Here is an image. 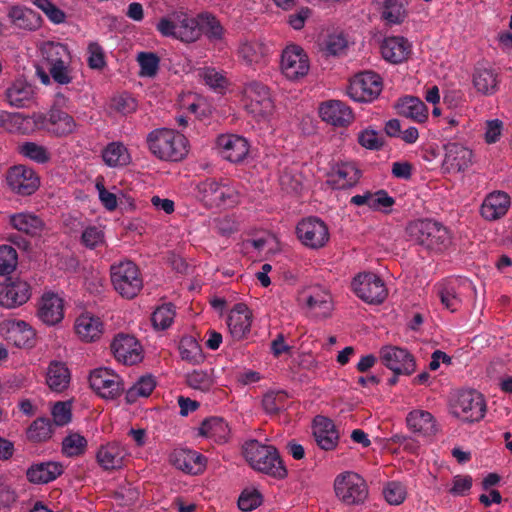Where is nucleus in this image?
Segmentation results:
<instances>
[{
  "label": "nucleus",
  "mask_w": 512,
  "mask_h": 512,
  "mask_svg": "<svg viewBox=\"0 0 512 512\" xmlns=\"http://www.w3.org/2000/svg\"><path fill=\"white\" fill-rule=\"evenodd\" d=\"M86 446V439L77 433L70 434L63 440V451L68 456L82 454L85 451Z\"/></svg>",
  "instance_id": "nucleus-64"
},
{
  "label": "nucleus",
  "mask_w": 512,
  "mask_h": 512,
  "mask_svg": "<svg viewBox=\"0 0 512 512\" xmlns=\"http://www.w3.org/2000/svg\"><path fill=\"white\" fill-rule=\"evenodd\" d=\"M36 317L44 325L53 327L65 317V300L59 293L44 292L37 302Z\"/></svg>",
  "instance_id": "nucleus-16"
},
{
  "label": "nucleus",
  "mask_w": 512,
  "mask_h": 512,
  "mask_svg": "<svg viewBox=\"0 0 512 512\" xmlns=\"http://www.w3.org/2000/svg\"><path fill=\"white\" fill-rule=\"evenodd\" d=\"M318 113L322 121L337 128H347L355 119L352 108L346 103L335 99L321 103Z\"/></svg>",
  "instance_id": "nucleus-21"
},
{
  "label": "nucleus",
  "mask_w": 512,
  "mask_h": 512,
  "mask_svg": "<svg viewBox=\"0 0 512 512\" xmlns=\"http://www.w3.org/2000/svg\"><path fill=\"white\" fill-rule=\"evenodd\" d=\"M199 433L217 443H225L229 439L230 428L223 418L211 417L203 421Z\"/></svg>",
  "instance_id": "nucleus-40"
},
{
  "label": "nucleus",
  "mask_w": 512,
  "mask_h": 512,
  "mask_svg": "<svg viewBox=\"0 0 512 512\" xmlns=\"http://www.w3.org/2000/svg\"><path fill=\"white\" fill-rule=\"evenodd\" d=\"M128 456V451L118 442H109L99 447L96 453L97 463L104 470L120 469Z\"/></svg>",
  "instance_id": "nucleus-34"
},
{
  "label": "nucleus",
  "mask_w": 512,
  "mask_h": 512,
  "mask_svg": "<svg viewBox=\"0 0 512 512\" xmlns=\"http://www.w3.org/2000/svg\"><path fill=\"white\" fill-rule=\"evenodd\" d=\"M267 55V47L259 41H242L237 49L239 60L252 68L265 64Z\"/></svg>",
  "instance_id": "nucleus-38"
},
{
  "label": "nucleus",
  "mask_w": 512,
  "mask_h": 512,
  "mask_svg": "<svg viewBox=\"0 0 512 512\" xmlns=\"http://www.w3.org/2000/svg\"><path fill=\"white\" fill-rule=\"evenodd\" d=\"M511 205L510 196L504 191H493L486 195L480 215L487 221H495L506 215Z\"/></svg>",
  "instance_id": "nucleus-33"
},
{
  "label": "nucleus",
  "mask_w": 512,
  "mask_h": 512,
  "mask_svg": "<svg viewBox=\"0 0 512 512\" xmlns=\"http://www.w3.org/2000/svg\"><path fill=\"white\" fill-rule=\"evenodd\" d=\"M382 89V78L377 73L366 71L350 80L347 95L354 102L369 103L378 98Z\"/></svg>",
  "instance_id": "nucleus-11"
},
{
  "label": "nucleus",
  "mask_w": 512,
  "mask_h": 512,
  "mask_svg": "<svg viewBox=\"0 0 512 512\" xmlns=\"http://www.w3.org/2000/svg\"><path fill=\"white\" fill-rule=\"evenodd\" d=\"M175 314V307L171 303L158 306L151 318L154 328L158 330L167 329L173 323Z\"/></svg>",
  "instance_id": "nucleus-51"
},
{
  "label": "nucleus",
  "mask_w": 512,
  "mask_h": 512,
  "mask_svg": "<svg viewBox=\"0 0 512 512\" xmlns=\"http://www.w3.org/2000/svg\"><path fill=\"white\" fill-rule=\"evenodd\" d=\"M357 141L360 146L368 150H378L383 145L380 133L371 127L361 130L357 135Z\"/></svg>",
  "instance_id": "nucleus-58"
},
{
  "label": "nucleus",
  "mask_w": 512,
  "mask_h": 512,
  "mask_svg": "<svg viewBox=\"0 0 512 512\" xmlns=\"http://www.w3.org/2000/svg\"><path fill=\"white\" fill-rule=\"evenodd\" d=\"M351 287L356 296L368 304H380L388 295L383 280L370 272L356 275L352 280Z\"/></svg>",
  "instance_id": "nucleus-13"
},
{
  "label": "nucleus",
  "mask_w": 512,
  "mask_h": 512,
  "mask_svg": "<svg viewBox=\"0 0 512 512\" xmlns=\"http://www.w3.org/2000/svg\"><path fill=\"white\" fill-rule=\"evenodd\" d=\"M18 151L22 156L40 164L46 163L50 159L48 150L34 142L22 143L18 146Z\"/></svg>",
  "instance_id": "nucleus-52"
},
{
  "label": "nucleus",
  "mask_w": 512,
  "mask_h": 512,
  "mask_svg": "<svg viewBox=\"0 0 512 512\" xmlns=\"http://www.w3.org/2000/svg\"><path fill=\"white\" fill-rule=\"evenodd\" d=\"M473 84L484 95L493 94L498 85L497 74L491 68L478 67L473 75Z\"/></svg>",
  "instance_id": "nucleus-47"
},
{
  "label": "nucleus",
  "mask_w": 512,
  "mask_h": 512,
  "mask_svg": "<svg viewBox=\"0 0 512 512\" xmlns=\"http://www.w3.org/2000/svg\"><path fill=\"white\" fill-rule=\"evenodd\" d=\"M17 266V252L10 245L0 246V275L10 274Z\"/></svg>",
  "instance_id": "nucleus-59"
},
{
  "label": "nucleus",
  "mask_w": 512,
  "mask_h": 512,
  "mask_svg": "<svg viewBox=\"0 0 512 512\" xmlns=\"http://www.w3.org/2000/svg\"><path fill=\"white\" fill-rule=\"evenodd\" d=\"M40 54L43 63L48 67L55 63H65L71 55L66 45L59 42H44L40 46Z\"/></svg>",
  "instance_id": "nucleus-46"
},
{
  "label": "nucleus",
  "mask_w": 512,
  "mask_h": 512,
  "mask_svg": "<svg viewBox=\"0 0 512 512\" xmlns=\"http://www.w3.org/2000/svg\"><path fill=\"white\" fill-rule=\"evenodd\" d=\"M81 239L89 249L102 246L105 243L104 230L100 226H88L83 230Z\"/></svg>",
  "instance_id": "nucleus-60"
},
{
  "label": "nucleus",
  "mask_w": 512,
  "mask_h": 512,
  "mask_svg": "<svg viewBox=\"0 0 512 512\" xmlns=\"http://www.w3.org/2000/svg\"><path fill=\"white\" fill-rule=\"evenodd\" d=\"M473 289L472 283L468 280L450 281L439 289L441 303L449 311L455 312L462 306L465 295Z\"/></svg>",
  "instance_id": "nucleus-29"
},
{
  "label": "nucleus",
  "mask_w": 512,
  "mask_h": 512,
  "mask_svg": "<svg viewBox=\"0 0 512 512\" xmlns=\"http://www.w3.org/2000/svg\"><path fill=\"white\" fill-rule=\"evenodd\" d=\"M91 388L102 398L114 399L123 390L121 377L105 367L94 369L89 376Z\"/></svg>",
  "instance_id": "nucleus-17"
},
{
  "label": "nucleus",
  "mask_w": 512,
  "mask_h": 512,
  "mask_svg": "<svg viewBox=\"0 0 512 512\" xmlns=\"http://www.w3.org/2000/svg\"><path fill=\"white\" fill-rule=\"evenodd\" d=\"M350 204L355 207H366L372 211L388 213L395 200L385 190L370 191L365 190L350 198Z\"/></svg>",
  "instance_id": "nucleus-31"
},
{
  "label": "nucleus",
  "mask_w": 512,
  "mask_h": 512,
  "mask_svg": "<svg viewBox=\"0 0 512 512\" xmlns=\"http://www.w3.org/2000/svg\"><path fill=\"white\" fill-rule=\"evenodd\" d=\"M361 177V172L354 162H338L332 166L327 183L334 189L354 187Z\"/></svg>",
  "instance_id": "nucleus-28"
},
{
  "label": "nucleus",
  "mask_w": 512,
  "mask_h": 512,
  "mask_svg": "<svg viewBox=\"0 0 512 512\" xmlns=\"http://www.w3.org/2000/svg\"><path fill=\"white\" fill-rule=\"evenodd\" d=\"M473 163V152L459 142H448L444 145L442 169L450 174L461 173Z\"/></svg>",
  "instance_id": "nucleus-19"
},
{
  "label": "nucleus",
  "mask_w": 512,
  "mask_h": 512,
  "mask_svg": "<svg viewBox=\"0 0 512 512\" xmlns=\"http://www.w3.org/2000/svg\"><path fill=\"white\" fill-rule=\"evenodd\" d=\"M242 452L254 470L278 478L286 476L287 471L275 447L249 440L243 445Z\"/></svg>",
  "instance_id": "nucleus-4"
},
{
  "label": "nucleus",
  "mask_w": 512,
  "mask_h": 512,
  "mask_svg": "<svg viewBox=\"0 0 512 512\" xmlns=\"http://www.w3.org/2000/svg\"><path fill=\"white\" fill-rule=\"evenodd\" d=\"M216 147L221 157L232 163L242 162L249 154L248 140L236 134H222L217 137Z\"/></svg>",
  "instance_id": "nucleus-25"
},
{
  "label": "nucleus",
  "mask_w": 512,
  "mask_h": 512,
  "mask_svg": "<svg viewBox=\"0 0 512 512\" xmlns=\"http://www.w3.org/2000/svg\"><path fill=\"white\" fill-rule=\"evenodd\" d=\"M303 301L308 313L315 318H327L334 310L330 291L320 285L311 286L304 292Z\"/></svg>",
  "instance_id": "nucleus-20"
},
{
  "label": "nucleus",
  "mask_w": 512,
  "mask_h": 512,
  "mask_svg": "<svg viewBox=\"0 0 512 512\" xmlns=\"http://www.w3.org/2000/svg\"><path fill=\"white\" fill-rule=\"evenodd\" d=\"M156 29L164 37L187 43L196 41L202 34L200 16L196 18L181 11L160 18Z\"/></svg>",
  "instance_id": "nucleus-5"
},
{
  "label": "nucleus",
  "mask_w": 512,
  "mask_h": 512,
  "mask_svg": "<svg viewBox=\"0 0 512 512\" xmlns=\"http://www.w3.org/2000/svg\"><path fill=\"white\" fill-rule=\"evenodd\" d=\"M334 492L345 505H360L366 501L369 489L366 481L355 472H343L334 480Z\"/></svg>",
  "instance_id": "nucleus-10"
},
{
  "label": "nucleus",
  "mask_w": 512,
  "mask_h": 512,
  "mask_svg": "<svg viewBox=\"0 0 512 512\" xmlns=\"http://www.w3.org/2000/svg\"><path fill=\"white\" fill-rule=\"evenodd\" d=\"M381 6L382 17L391 24H397L406 17L404 0H376Z\"/></svg>",
  "instance_id": "nucleus-49"
},
{
  "label": "nucleus",
  "mask_w": 512,
  "mask_h": 512,
  "mask_svg": "<svg viewBox=\"0 0 512 512\" xmlns=\"http://www.w3.org/2000/svg\"><path fill=\"white\" fill-rule=\"evenodd\" d=\"M170 463L178 470L191 475L201 474L206 468V458L197 451L176 448L169 456Z\"/></svg>",
  "instance_id": "nucleus-27"
},
{
  "label": "nucleus",
  "mask_w": 512,
  "mask_h": 512,
  "mask_svg": "<svg viewBox=\"0 0 512 512\" xmlns=\"http://www.w3.org/2000/svg\"><path fill=\"white\" fill-rule=\"evenodd\" d=\"M31 297L30 285L21 279L6 283L0 290V305L15 308L25 304Z\"/></svg>",
  "instance_id": "nucleus-32"
},
{
  "label": "nucleus",
  "mask_w": 512,
  "mask_h": 512,
  "mask_svg": "<svg viewBox=\"0 0 512 512\" xmlns=\"http://www.w3.org/2000/svg\"><path fill=\"white\" fill-rule=\"evenodd\" d=\"M398 114L417 123H424L428 119V109L417 97L405 96L395 104Z\"/></svg>",
  "instance_id": "nucleus-39"
},
{
  "label": "nucleus",
  "mask_w": 512,
  "mask_h": 512,
  "mask_svg": "<svg viewBox=\"0 0 512 512\" xmlns=\"http://www.w3.org/2000/svg\"><path fill=\"white\" fill-rule=\"evenodd\" d=\"M9 223L14 229L28 235H37L43 228L42 220L35 214L29 212H20L10 215Z\"/></svg>",
  "instance_id": "nucleus-42"
},
{
  "label": "nucleus",
  "mask_w": 512,
  "mask_h": 512,
  "mask_svg": "<svg viewBox=\"0 0 512 512\" xmlns=\"http://www.w3.org/2000/svg\"><path fill=\"white\" fill-rule=\"evenodd\" d=\"M313 434L318 446L323 450L334 449L339 440L334 423L323 416H317L313 423Z\"/></svg>",
  "instance_id": "nucleus-37"
},
{
  "label": "nucleus",
  "mask_w": 512,
  "mask_h": 512,
  "mask_svg": "<svg viewBox=\"0 0 512 512\" xmlns=\"http://www.w3.org/2000/svg\"><path fill=\"white\" fill-rule=\"evenodd\" d=\"M383 496L388 504L398 506L405 501L407 488L400 482L391 481L384 486Z\"/></svg>",
  "instance_id": "nucleus-55"
},
{
  "label": "nucleus",
  "mask_w": 512,
  "mask_h": 512,
  "mask_svg": "<svg viewBox=\"0 0 512 512\" xmlns=\"http://www.w3.org/2000/svg\"><path fill=\"white\" fill-rule=\"evenodd\" d=\"M150 152L158 159L179 162L189 153L190 145L186 136L169 128L154 129L147 135Z\"/></svg>",
  "instance_id": "nucleus-2"
},
{
  "label": "nucleus",
  "mask_w": 512,
  "mask_h": 512,
  "mask_svg": "<svg viewBox=\"0 0 512 512\" xmlns=\"http://www.w3.org/2000/svg\"><path fill=\"white\" fill-rule=\"evenodd\" d=\"M187 383L193 389L207 391L213 386L214 381L206 371L194 370L187 375Z\"/></svg>",
  "instance_id": "nucleus-63"
},
{
  "label": "nucleus",
  "mask_w": 512,
  "mask_h": 512,
  "mask_svg": "<svg viewBox=\"0 0 512 512\" xmlns=\"http://www.w3.org/2000/svg\"><path fill=\"white\" fill-rule=\"evenodd\" d=\"M181 358L190 362H196L201 358V350L192 337H183L179 344Z\"/></svg>",
  "instance_id": "nucleus-62"
},
{
  "label": "nucleus",
  "mask_w": 512,
  "mask_h": 512,
  "mask_svg": "<svg viewBox=\"0 0 512 512\" xmlns=\"http://www.w3.org/2000/svg\"><path fill=\"white\" fill-rule=\"evenodd\" d=\"M408 430L418 437L430 438L438 431L436 418L427 410L416 408L406 416Z\"/></svg>",
  "instance_id": "nucleus-30"
},
{
  "label": "nucleus",
  "mask_w": 512,
  "mask_h": 512,
  "mask_svg": "<svg viewBox=\"0 0 512 512\" xmlns=\"http://www.w3.org/2000/svg\"><path fill=\"white\" fill-rule=\"evenodd\" d=\"M238 95L248 116L260 127H269L276 111L271 89L260 81L251 80L242 85Z\"/></svg>",
  "instance_id": "nucleus-1"
},
{
  "label": "nucleus",
  "mask_w": 512,
  "mask_h": 512,
  "mask_svg": "<svg viewBox=\"0 0 512 512\" xmlns=\"http://www.w3.org/2000/svg\"><path fill=\"white\" fill-rule=\"evenodd\" d=\"M33 97V89L23 79L15 80L6 90L8 103L14 107H24Z\"/></svg>",
  "instance_id": "nucleus-44"
},
{
  "label": "nucleus",
  "mask_w": 512,
  "mask_h": 512,
  "mask_svg": "<svg viewBox=\"0 0 512 512\" xmlns=\"http://www.w3.org/2000/svg\"><path fill=\"white\" fill-rule=\"evenodd\" d=\"M37 131L42 130L55 137H67L77 129L74 118L62 110L37 113Z\"/></svg>",
  "instance_id": "nucleus-15"
},
{
  "label": "nucleus",
  "mask_w": 512,
  "mask_h": 512,
  "mask_svg": "<svg viewBox=\"0 0 512 512\" xmlns=\"http://www.w3.org/2000/svg\"><path fill=\"white\" fill-rule=\"evenodd\" d=\"M136 60L140 66L139 75L141 77L152 78L156 76L159 69V58L152 52H140Z\"/></svg>",
  "instance_id": "nucleus-53"
},
{
  "label": "nucleus",
  "mask_w": 512,
  "mask_h": 512,
  "mask_svg": "<svg viewBox=\"0 0 512 512\" xmlns=\"http://www.w3.org/2000/svg\"><path fill=\"white\" fill-rule=\"evenodd\" d=\"M201 28L206 36L212 40H220L223 36V28L216 18L209 14L200 15Z\"/></svg>",
  "instance_id": "nucleus-61"
},
{
  "label": "nucleus",
  "mask_w": 512,
  "mask_h": 512,
  "mask_svg": "<svg viewBox=\"0 0 512 512\" xmlns=\"http://www.w3.org/2000/svg\"><path fill=\"white\" fill-rule=\"evenodd\" d=\"M37 113L24 115L21 113L2 112L0 125L10 133L30 134L37 131Z\"/></svg>",
  "instance_id": "nucleus-36"
},
{
  "label": "nucleus",
  "mask_w": 512,
  "mask_h": 512,
  "mask_svg": "<svg viewBox=\"0 0 512 512\" xmlns=\"http://www.w3.org/2000/svg\"><path fill=\"white\" fill-rule=\"evenodd\" d=\"M110 277L115 291L123 298L132 299L143 288L140 270L132 261L113 264L110 268Z\"/></svg>",
  "instance_id": "nucleus-8"
},
{
  "label": "nucleus",
  "mask_w": 512,
  "mask_h": 512,
  "mask_svg": "<svg viewBox=\"0 0 512 512\" xmlns=\"http://www.w3.org/2000/svg\"><path fill=\"white\" fill-rule=\"evenodd\" d=\"M253 319V312L246 304H235L226 319L230 336L236 341L246 339L251 332Z\"/></svg>",
  "instance_id": "nucleus-22"
},
{
  "label": "nucleus",
  "mask_w": 512,
  "mask_h": 512,
  "mask_svg": "<svg viewBox=\"0 0 512 512\" xmlns=\"http://www.w3.org/2000/svg\"><path fill=\"white\" fill-rule=\"evenodd\" d=\"M379 355L382 363L396 375H410L415 371L414 358L406 349L384 346Z\"/></svg>",
  "instance_id": "nucleus-24"
},
{
  "label": "nucleus",
  "mask_w": 512,
  "mask_h": 512,
  "mask_svg": "<svg viewBox=\"0 0 512 512\" xmlns=\"http://www.w3.org/2000/svg\"><path fill=\"white\" fill-rule=\"evenodd\" d=\"M412 52V44L404 37H386L381 44L382 57L393 64L406 61Z\"/></svg>",
  "instance_id": "nucleus-35"
},
{
  "label": "nucleus",
  "mask_w": 512,
  "mask_h": 512,
  "mask_svg": "<svg viewBox=\"0 0 512 512\" xmlns=\"http://www.w3.org/2000/svg\"><path fill=\"white\" fill-rule=\"evenodd\" d=\"M52 79L60 84L67 85L71 83L72 77V69H71V58L65 60V63H55L47 67Z\"/></svg>",
  "instance_id": "nucleus-57"
},
{
  "label": "nucleus",
  "mask_w": 512,
  "mask_h": 512,
  "mask_svg": "<svg viewBox=\"0 0 512 512\" xmlns=\"http://www.w3.org/2000/svg\"><path fill=\"white\" fill-rule=\"evenodd\" d=\"M310 70L308 55L302 47L296 44L287 45L280 59L281 74L289 81H299Z\"/></svg>",
  "instance_id": "nucleus-12"
},
{
  "label": "nucleus",
  "mask_w": 512,
  "mask_h": 512,
  "mask_svg": "<svg viewBox=\"0 0 512 512\" xmlns=\"http://www.w3.org/2000/svg\"><path fill=\"white\" fill-rule=\"evenodd\" d=\"M295 234L301 245L309 250H320L330 241L327 223L316 216L301 219L295 227Z\"/></svg>",
  "instance_id": "nucleus-9"
},
{
  "label": "nucleus",
  "mask_w": 512,
  "mask_h": 512,
  "mask_svg": "<svg viewBox=\"0 0 512 512\" xmlns=\"http://www.w3.org/2000/svg\"><path fill=\"white\" fill-rule=\"evenodd\" d=\"M73 331L80 342L96 343L105 333V324L99 316L84 311L75 318Z\"/></svg>",
  "instance_id": "nucleus-18"
},
{
  "label": "nucleus",
  "mask_w": 512,
  "mask_h": 512,
  "mask_svg": "<svg viewBox=\"0 0 512 512\" xmlns=\"http://www.w3.org/2000/svg\"><path fill=\"white\" fill-rule=\"evenodd\" d=\"M450 413L463 423H474L482 420L486 414V402L476 390H462L450 401Z\"/></svg>",
  "instance_id": "nucleus-7"
},
{
  "label": "nucleus",
  "mask_w": 512,
  "mask_h": 512,
  "mask_svg": "<svg viewBox=\"0 0 512 512\" xmlns=\"http://www.w3.org/2000/svg\"><path fill=\"white\" fill-rule=\"evenodd\" d=\"M7 183L12 191L19 195H31L40 186V179L35 171L24 165H17L8 171Z\"/></svg>",
  "instance_id": "nucleus-26"
},
{
  "label": "nucleus",
  "mask_w": 512,
  "mask_h": 512,
  "mask_svg": "<svg viewBox=\"0 0 512 512\" xmlns=\"http://www.w3.org/2000/svg\"><path fill=\"white\" fill-rule=\"evenodd\" d=\"M62 473V466L57 462L32 465L27 471V478L35 484H45L56 479Z\"/></svg>",
  "instance_id": "nucleus-41"
},
{
  "label": "nucleus",
  "mask_w": 512,
  "mask_h": 512,
  "mask_svg": "<svg viewBox=\"0 0 512 512\" xmlns=\"http://www.w3.org/2000/svg\"><path fill=\"white\" fill-rule=\"evenodd\" d=\"M409 237L429 250L441 251L450 244L446 227L432 220H418L407 227Z\"/></svg>",
  "instance_id": "nucleus-6"
},
{
  "label": "nucleus",
  "mask_w": 512,
  "mask_h": 512,
  "mask_svg": "<svg viewBox=\"0 0 512 512\" xmlns=\"http://www.w3.org/2000/svg\"><path fill=\"white\" fill-rule=\"evenodd\" d=\"M0 335L17 348H32L36 343V330L26 321L5 319L0 323Z\"/></svg>",
  "instance_id": "nucleus-14"
},
{
  "label": "nucleus",
  "mask_w": 512,
  "mask_h": 512,
  "mask_svg": "<svg viewBox=\"0 0 512 512\" xmlns=\"http://www.w3.org/2000/svg\"><path fill=\"white\" fill-rule=\"evenodd\" d=\"M111 350L115 359L125 365H134L143 359L142 346L132 335H116L111 342Z\"/></svg>",
  "instance_id": "nucleus-23"
},
{
  "label": "nucleus",
  "mask_w": 512,
  "mask_h": 512,
  "mask_svg": "<svg viewBox=\"0 0 512 512\" xmlns=\"http://www.w3.org/2000/svg\"><path fill=\"white\" fill-rule=\"evenodd\" d=\"M156 382L152 376H143L138 379L127 391L126 400L128 403H134L139 398L148 397L155 389Z\"/></svg>",
  "instance_id": "nucleus-50"
},
{
  "label": "nucleus",
  "mask_w": 512,
  "mask_h": 512,
  "mask_svg": "<svg viewBox=\"0 0 512 512\" xmlns=\"http://www.w3.org/2000/svg\"><path fill=\"white\" fill-rule=\"evenodd\" d=\"M262 501L263 496L258 489L255 487H247L241 492L238 498V507L244 512H249L259 507Z\"/></svg>",
  "instance_id": "nucleus-56"
},
{
  "label": "nucleus",
  "mask_w": 512,
  "mask_h": 512,
  "mask_svg": "<svg viewBox=\"0 0 512 512\" xmlns=\"http://www.w3.org/2000/svg\"><path fill=\"white\" fill-rule=\"evenodd\" d=\"M195 195L208 208L226 209L240 203L243 191L238 183L206 179L196 185Z\"/></svg>",
  "instance_id": "nucleus-3"
},
{
  "label": "nucleus",
  "mask_w": 512,
  "mask_h": 512,
  "mask_svg": "<svg viewBox=\"0 0 512 512\" xmlns=\"http://www.w3.org/2000/svg\"><path fill=\"white\" fill-rule=\"evenodd\" d=\"M46 382L53 391L61 392L66 389L70 382V372L66 365L57 361L50 363Z\"/></svg>",
  "instance_id": "nucleus-45"
},
{
  "label": "nucleus",
  "mask_w": 512,
  "mask_h": 512,
  "mask_svg": "<svg viewBox=\"0 0 512 512\" xmlns=\"http://www.w3.org/2000/svg\"><path fill=\"white\" fill-rule=\"evenodd\" d=\"M248 245L263 255L274 254L279 249L277 237L269 232L250 240Z\"/></svg>",
  "instance_id": "nucleus-54"
},
{
  "label": "nucleus",
  "mask_w": 512,
  "mask_h": 512,
  "mask_svg": "<svg viewBox=\"0 0 512 512\" xmlns=\"http://www.w3.org/2000/svg\"><path fill=\"white\" fill-rule=\"evenodd\" d=\"M9 17L19 28L33 30L40 25V17L29 8L12 7L9 11Z\"/></svg>",
  "instance_id": "nucleus-48"
},
{
  "label": "nucleus",
  "mask_w": 512,
  "mask_h": 512,
  "mask_svg": "<svg viewBox=\"0 0 512 512\" xmlns=\"http://www.w3.org/2000/svg\"><path fill=\"white\" fill-rule=\"evenodd\" d=\"M102 158L109 167H122L131 162V155L127 147L121 142H112L102 151Z\"/></svg>",
  "instance_id": "nucleus-43"
}]
</instances>
